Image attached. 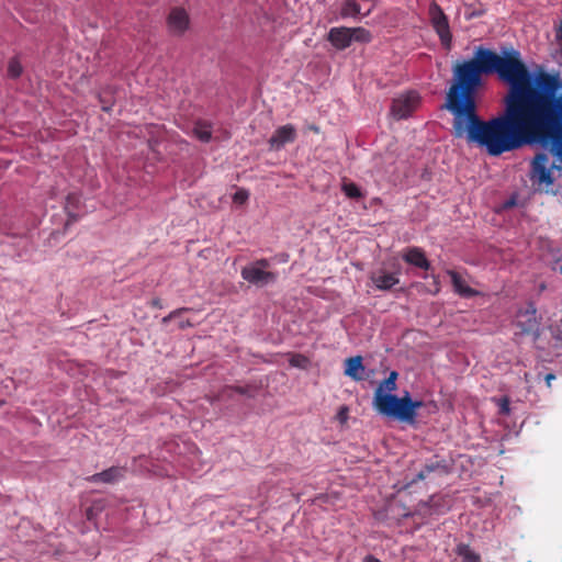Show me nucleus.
Listing matches in <instances>:
<instances>
[{"label":"nucleus","mask_w":562,"mask_h":562,"mask_svg":"<svg viewBox=\"0 0 562 562\" xmlns=\"http://www.w3.org/2000/svg\"><path fill=\"white\" fill-rule=\"evenodd\" d=\"M235 390L240 394H247V391L244 387H236Z\"/></svg>","instance_id":"obj_32"},{"label":"nucleus","mask_w":562,"mask_h":562,"mask_svg":"<svg viewBox=\"0 0 562 562\" xmlns=\"http://www.w3.org/2000/svg\"><path fill=\"white\" fill-rule=\"evenodd\" d=\"M402 259L418 269L428 271L431 267L425 251L419 247H408L402 254Z\"/></svg>","instance_id":"obj_10"},{"label":"nucleus","mask_w":562,"mask_h":562,"mask_svg":"<svg viewBox=\"0 0 562 562\" xmlns=\"http://www.w3.org/2000/svg\"><path fill=\"white\" fill-rule=\"evenodd\" d=\"M270 260L267 258L257 259L246 265L240 270L243 280L257 288H265L274 284L279 279L277 271H270Z\"/></svg>","instance_id":"obj_3"},{"label":"nucleus","mask_w":562,"mask_h":562,"mask_svg":"<svg viewBox=\"0 0 562 562\" xmlns=\"http://www.w3.org/2000/svg\"><path fill=\"white\" fill-rule=\"evenodd\" d=\"M125 469L122 467H111L102 472L94 473L87 477L90 483L113 484L124 479Z\"/></svg>","instance_id":"obj_12"},{"label":"nucleus","mask_w":562,"mask_h":562,"mask_svg":"<svg viewBox=\"0 0 562 562\" xmlns=\"http://www.w3.org/2000/svg\"><path fill=\"white\" fill-rule=\"evenodd\" d=\"M420 102L416 91H406L396 97L392 102L391 113L397 120H404L412 115Z\"/></svg>","instance_id":"obj_5"},{"label":"nucleus","mask_w":562,"mask_h":562,"mask_svg":"<svg viewBox=\"0 0 562 562\" xmlns=\"http://www.w3.org/2000/svg\"><path fill=\"white\" fill-rule=\"evenodd\" d=\"M194 136L202 143H209L212 139V125L206 121H198L193 127Z\"/></svg>","instance_id":"obj_17"},{"label":"nucleus","mask_w":562,"mask_h":562,"mask_svg":"<svg viewBox=\"0 0 562 562\" xmlns=\"http://www.w3.org/2000/svg\"><path fill=\"white\" fill-rule=\"evenodd\" d=\"M516 325L520 328L522 335H533L535 339L540 336V322L532 302L528 303L525 310L517 313Z\"/></svg>","instance_id":"obj_6"},{"label":"nucleus","mask_w":562,"mask_h":562,"mask_svg":"<svg viewBox=\"0 0 562 562\" xmlns=\"http://www.w3.org/2000/svg\"><path fill=\"white\" fill-rule=\"evenodd\" d=\"M341 190L350 199H360L363 196L360 188L353 182H344Z\"/></svg>","instance_id":"obj_20"},{"label":"nucleus","mask_w":562,"mask_h":562,"mask_svg":"<svg viewBox=\"0 0 562 562\" xmlns=\"http://www.w3.org/2000/svg\"><path fill=\"white\" fill-rule=\"evenodd\" d=\"M290 364L294 368H301V369H306L310 364V360L307 357L303 356V355H293L290 360H289Z\"/></svg>","instance_id":"obj_23"},{"label":"nucleus","mask_w":562,"mask_h":562,"mask_svg":"<svg viewBox=\"0 0 562 562\" xmlns=\"http://www.w3.org/2000/svg\"><path fill=\"white\" fill-rule=\"evenodd\" d=\"M363 562H381V561L372 555H368L364 558Z\"/></svg>","instance_id":"obj_30"},{"label":"nucleus","mask_w":562,"mask_h":562,"mask_svg":"<svg viewBox=\"0 0 562 562\" xmlns=\"http://www.w3.org/2000/svg\"><path fill=\"white\" fill-rule=\"evenodd\" d=\"M443 108L453 115V136L465 137L492 157L538 145L530 180L546 188L562 171V77L528 69L514 48L498 55L477 46L452 66Z\"/></svg>","instance_id":"obj_1"},{"label":"nucleus","mask_w":562,"mask_h":562,"mask_svg":"<svg viewBox=\"0 0 562 562\" xmlns=\"http://www.w3.org/2000/svg\"><path fill=\"white\" fill-rule=\"evenodd\" d=\"M554 338L557 339V341H562V330L557 329L555 334H554Z\"/></svg>","instance_id":"obj_31"},{"label":"nucleus","mask_w":562,"mask_h":562,"mask_svg":"<svg viewBox=\"0 0 562 562\" xmlns=\"http://www.w3.org/2000/svg\"><path fill=\"white\" fill-rule=\"evenodd\" d=\"M449 509L443 496L432 495L417 505L416 512L424 517L440 516Z\"/></svg>","instance_id":"obj_8"},{"label":"nucleus","mask_w":562,"mask_h":562,"mask_svg":"<svg viewBox=\"0 0 562 562\" xmlns=\"http://www.w3.org/2000/svg\"><path fill=\"white\" fill-rule=\"evenodd\" d=\"M554 379H555V375L553 373H548L546 375V382H547L548 386L551 385V381L554 380Z\"/></svg>","instance_id":"obj_29"},{"label":"nucleus","mask_w":562,"mask_h":562,"mask_svg":"<svg viewBox=\"0 0 562 562\" xmlns=\"http://www.w3.org/2000/svg\"><path fill=\"white\" fill-rule=\"evenodd\" d=\"M173 313H171L168 317H164V322H167L171 316H172Z\"/></svg>","instance_id":"obj_34"},{"label":"nucleus","mask_w":562,"mask_h":562,"mask_svg":"<svg viewBox=\"0 0 562 562\" xmlns=\"http://www.w3.org/2000/svg\"><path fill=\"white\" fill-rule=\"evenodd\" d=\"M495 402L498 406L499 414L506 415V416L510 414V403H509L508 397H506V396L499 397V398H496Z\"/></svg>","instance_id":"obj_25"},{"label":"nucleus","mask_w":562,"mask_h":562,"mask_svg":"<svg viewBox=\"0 0 562 562\" xmlns=\"http://www.w3.org/2000/svg\"><path fill=\"white\" fill-rule=\"evenodd\" d=\"M296 128L292 124H285L282 126H279L271 137L269 138L268 143L272 150H280L282 149L286 144L293 143L296 138Z\"/></svg>","instance_id":"obj_7"},{"label":"nucleus","mask_w":562,"mask_h":562,"mask_svg":"<svg viewBox=\"0 0 562 562\" xmlns=\"http://www.w3.org/2000/svg\"><path fill=\"white\" fill-rule=\"evenodd\" d=\"M345 375L349 376L353 381L363 380L362 372L364 371V367L362 364L361 356L348 358L345 362Z\"/></svg>","instance_id":"obj_15"},{"label":"nucleus","mask_w":562,"mask_h":562,"mask_svg":"<svg viewBox=\"0 0 562 562\" xmlns=\"http://www.w3.org/2000/svg\"><path fill=\"white\" fill-rule=\"evenodd\" d=\"M351 31V43H370L372 41L371 32L364 27H350Z\"/></svg>","instance_id":"obj_19"},{"label":"nucleus","mask_w":562,"mask_h":562,"mask_svg":"<svg viewBox=\"0 0 562 562\" xmlns=\"http://www.w3.org/2000/svg\"><path fill=\"white\" fill-rule=\"evenodd\" d=\"M370 280L380 291H389L400 283L398 272H387L384 269L373 271Z\"/></svg>","instance_id":"obj_9"},{"label":"nucleus","mask_w":562,"mask_h":562,"mask_svg":"<svg viewBox=\"0 0 562 562\" xmlns=\"http://www.w3.org/2000/svg\"><path fill=\"white\" fill-rule=\"evenodd\" d=\"M23 67L18 58H11L8 64V76L12 79L22 75Z\"/></svg>","instance_id":"obj_21"},{"label":"nucleus","mask_w":562,"mask_h":562,"mask_svg":"<svg viewBox=\"0 0 562 562\" xmlns=\"http://www.w3.org/2000/svg\"><path fill=\"white\" fill-rule=\"evenodd\" d=\"M447 274L451 279L454 292L460 296L469 299L480 294L476 290L469 286L458 272L447 270Z\"/></svg>","instance_id":"obj_14"},{"label":"nucleus","mask_w":562,"mask_h":562,"mask_svg":"<svg viewBox=\"0 0 562 562\" xmlns=\"http://www.w3.org/2000/svg\"><path fill=\"white\" fill-rule=\"evenodd\" d=\"M440 464L438 462L427 463L417 474L416 477L412 480V483L417 481L425 480L431 472L439 469Z\"/></svg>","instance_id":"obj_22"},{"label":"nucleus","mask_w":562,"mask_h":562,"mask_svg":"<svg viewBox=\"0 0 562 562\" xmlns=\"http://www.w3.org/2000/svg\"><path fill=\"white\" fill-rule=\"evenodd\" d=\"M78 202L79 196L76 193H70L67 195L65 209L68 215L74 220L77 218V215L71 211V207L75 206Z\"/></svg>","instance_id":"obj_24"},{"label":"nucleus","mask_w":562,"mask_h":562,"mask_svg":"<svg viewBox=\"0 0 562 562\" xmlns=\"http://www.w3.org/2000/svg\"><path fill=\"white\" fill-rule=\"evenodd\" d=\"M102 110L103 111H110L111 110V105H102Z\"/></svg>","instance_id":"obj_33"},{"label":"nucleus","mask_w":562,"mask_h":562,"mask_svg":"<svg viewBox=\"0 0 562 562\" xmlns=\"http://www.w3.org/2000/svg\"><path fill=\"white\" fill-rule=\"evenodd\" d=\"M456 552L462 558L463 562H481V557L471 550L469 544L460 543L457 546Z\"/></svg>","instance_id":"obj_18"},{"label":"nucleus","mask_w":562,"mask_h":562,"mask_svg":"<svg viewBox=\"0 0 562 562\" xmlns=\"http://www.w3.org/2000/svg\"><path fill=\"white\" fill-rule=\"evenodd\" d=\"M189 26V16L183 9L175 8L168 16V29L175 35H181Z\"/></svg>","instance_id":"obj_13"},{"label":"nucleus","mask_w":562,"mask_h":562,"mask_svg":"<svg viewBox=\"0 0 562 562\" xmlns=\"http://www.w3.org/2000/svg\"><path fill=\"white\" fill-rule=\"evenodd\" d=\"M423 406L419 400H413L409 392H405L402 397L396 395H381L378 393V409L381 414L393 417L400 422H413L416 411Z\"/></svg>","instance_id":"obj_2"},{"label":"nucleus","mask_w":562,"mask_h":562,"mask_svg":"<svg viewBox=\"0 0 562 562\" xmlns=\"http://www.w3.org/2000/svg\"><path fill=\"white\" fill-rule=\"evenodd\" d=\"M327 40L336 49L342 50L348 48L351 45L350 27H331L328 32Z\"/></svg>","instance_id":"obj_11"},{"label":"nucleus","mask_w":562,"mask_h":562,"mask_svg":"<svg viewBox=\"0 0 562 562\" xmlns=\"http://www.w3.org/2000/svg\"><path fill=\"white\" fill-rule=\"evenodd\" d=\"M429 21L437 33L441 45L449 50L452 46V34L448 16L436 2H431L428 9Z\"/></svg>","instance_id":"obj_4"},{"label":"nucleus","mask_w":562,"mask_h":562,"mask_svg":"<svg viewBox=\"0 0 562 562\" xmlns=\"http://www.w3.org/2000/svg\"><path fill=\"white\" fill-rule=\"evenodd\" d=\"M424 279H428V278H431L432 280V285H434V291L432 293L434 294H437L439 291H440V282H439V278L435 274H424L423 276Z\"/></svg>","instance_id":"obj_27"},{"label":"nucleus","mask_w":562,"mask_h":562,"mask_svg":"<svg viewBox=\"0 0 562 562\" xmlns=\"http://www.w3.org/2000/svg\"><path fill=\"white\" fill-rule=\"evenodd\" d=\"M553 270L559 271L560 273H562V257L557 259L553 262Z\"/></svg>","instance_id":"obj_28"},{"label":"nucleus","mask_w":562,"mask_h":562,"mask_svg":"<svg viewBox=\"0 0 562 562\" xmlns=\"http://www.w3.org/2000/svg\"><path fill=\"white\" fill-rule=\"evenodd\" d=\"M248 199L249 191L244 188L238 189L233 195V201L236 204H244L247 202Z\"/></svg>","instance_id":"obj_26"},{"label":"nucleus","mask_w":562,"mask_h":562,"mask_svg":"<svg viewBox=\"0 0 562 562\" xmlns=\"http://www.w3.org/2000/svg\"><path fill=\"white\" fill-rule=\"evenodd\" d=\"M398 376V373L396 371H391L389 376L380 384L378 390L374 394V401L378 405V393L383 395H392L391 392L395 391L396 389V379Z\"/></svg>","instance_id":"obj_16"}]
</instances>
